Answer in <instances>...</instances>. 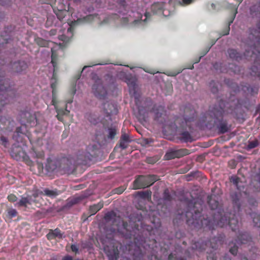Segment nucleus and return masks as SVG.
Returning <instances> with one entry per match:
<instances>
[{"label": "nucleus", "instance_id": "nucleus-31", "mask_svg": "<svg viewBox=\"0 0 260 260\" xmlns=\"http://www.w3.org/2000/svg\"><path fill=\"white\" fill-rule=\"evenodd\" d=\"M56 112L58 114L61 115H67L70 113V111L68 110L67 108L65 110L57 109Z\"/></svg>", "mask_w": 260, "mask_h": 260}, {"label": "nucleus", "instance_id": "nucleus-45", "mask_svg": "<svg viewBox=\"0 0 260 260\" xmlns=\"http://www.w3.org/2000/svg\"><path fill=\"white\" fill-rule=\"evenodd\" d=\"M169 260H186L185 259H183V258H177V259H173V254H171L169 256Z\"/></svg>", "mask_w": 260, "mask_h": 260}, {"label": "nucleus", "instance_id": "nucleus-17", "mask_svg": "<svg viewBox=\"0 0 260 260\" xmlns=\"http://www.w3.org/2000/svg\"><path fill=\"white\" fill-rule=\"evenodd\" d=\"M136 196L143 199H150L151 197V191L146 190L145 191L136 192Z\"/></svg>", "mask_w": 260, "mask_h": 260}, {"label": "nucleus", "instance_id": "nucleus-13", "mask_svg": "<svg viewBox=\"0 0 260 260\" xmlns=\"http://www.w3.org/2000/svg\"><path fill=\"white\" fill-rule=\"evenodd\" d=\"M125 82L129 86V90L130 94H135V90L136 88V79L135 77H126Z\"/></svg>", "mask_w": 260, "mask_h": 260}, {"label": "nucleus", "instance_id": "nucleus-34", "mask_svg": "<svg viewBox=\"0 0 260 260\" xmlns=\"http://www.w3.org/2000/svg\"><path fill=\"white\" fill-rule=\"evenodd\" d=\"M194 0H181L179 2V4L182 6L188 5V4H192Z\"/></svg>", "mask_w": 260, "mask_h": 260}, {"label": "nucleus", "instance_id": "nucleus-12", "mask_svg": "<svg viewBox=\"0 0 260 260\" xmlns=\"http://www.w3.org/2000/svg\"><path fill=\"white\" fill-rule=\"evenodd\" d=\"M62 233H61V231L56 228L54 230H49V233L47 234L46 237L48 240H51L54 239L55 238L57 237L59 239L62 238Z\"/></svg>", "mask_w": 260, "mask_h": 260}, {"label": "nucleus", "instance_id": "nucleus-1", "mask_svg": "<svg viewBox=\"0 0 260 260\" xmlns=\"http://www.w3.org/2000/svg\"><path fill=\"white\" fill-rule=\"evenodd\" d=\"M116 8L117 14L122 23L131 26L144 24L150 15L143 7L137 5L128 6L125 0H117Z\"/></svg>", "mask_w": 260, "mask_h": 260}, {"label": "nucleus", "instance_id": "nucleus-9", "mask_svg": "<svg viewBox=\"0 0 260 260\" xmlns=\"http://www.w3.org/2000/svg\"><path fill=\"white\" fill-rule=\"evenodd\" d=\"M150 177L140 176L136 178L133 182L134 189H139V188L145 187L152 184V183L147 182L148 179Z\"/></svg>", "mask_w": 260, "mask_h": 260}, {"label": "nucleus", "instance_id": "nucleus-19", "mask_svg": "<svg viewBox=\"0 0 260 260\" xmlns=\"http://www.w3.org/2000/svg\"><path fill=\"white\" fill-rule=\"evenodd\" d=\"M54 12L57 18L61 21L66 16L68 11L65 10H57V11H54Z\"/></svg>", "mask_w": 260, "mask_h": 260}, {"label": "nucleus", "instance_id": "nucleus-8", "mask_svg": "<svg viewBox=\"0 0 260 260\" xmlns=\"http://www.w3.org/2000/svg\"><path fill=\"white\" fill-rule=\"evenodd\" d=\"M59 159L48 158L45 169L48 173L60 171Z\"/></svg>", "mask_w": 260, "mask_h": 260}, {"label": "nucleus", "instance_id": "nucleus-54", "mask_svg": "<svg viewBox=\"0 0 260 260\" xmlns=\"http://www.w3.org/2000/svg\"><path fill=\"white\" fill-rule=\"evenodd\" d=\"M242 260H248L247 259V258H246V257H244V258H243V259Z\"/></svg>", "mask_w": 260, "mask_h": 260}, {"label": "nucleus", "instance_id": "nucleus-27", "mask_svg": "<svg viewBox=\"0 0 260 260\" xmlns=\"http://www.w3.org/2000/svg\"><path fill=\"white\" fill-rule=\"evenodd\" d=\"M253 221L256 226H260V215L254 214L253 216Z\"/></svg>", "mask_w": 260, "mask_h": 260}, {"label": "nucleus", "instance_id": "nucleus-33", "mask_svg": "<svg viewBox=\"0 0 260 260\" xmlns=\"http://www.w3.org/2000/svg\"><path fill=\"white\" fill-rule=\"evenodd\" d=\"M164 110V108L162 107V106H158L157 109H154L153 111L154 112V113L155 114V117H158L160 116L161 113L159 112L160 111H162Z\"/></svg>", "mask_w": 260, "mask_h": 260}, {"label": "nucleus", "instance_id": "nucleus-40", "mask_svg": "<svg viewBox=\"0 0 260 260\" xmlns=\"http://www.w3.org/2000/svg\"><path fill=\"white\" fill-rule=\"evenodd\" d=\"M257 144H258V143L257 142H250L248 143V148H250V149L254 148V147H256Z\"/></svg>", "mask_w": 260, "mask_h": 260}, {"label": "nucleus", "instance_id": "nucleus-51", "mask_svg": "<svg viewBox=\"0 0 260 260\" xmlns=\"http://www.w3.org/2000/svg\"><path fill=\"white\" fill-rule=\"evenodd\" d=\"M221 221L220 222V223H218V225H219L220 226H223L224 224H221Z\"/></svg>", "mask_w": 260, "mask_h": 260}, {"label": "nucleus", "instance_id": "nucleus-46", "mask_svg": "<svg viewBox=\"0 0 260 260\" xmlns=\"http://www.w3.org/2000/svg\"><path fill=\"white\" fill-rule=\"evenodd\" d=\"M62 260H73V258L72 256L68 255V256H64L62 258Z\"/></svg>", "mask_w": 260, "mask_h": 260}, {"label": "nucleus", "instance_id": "nucleus-41", "mask_svg": "<svg viewBox=\"0 0 260 260\" xmlns=\"http://www.w3.org/2000/svg\"><path fill=\"white\" fill-rule=\"evenodd\" d=\"M248 239V237L246 234H243L242 235V239L241 240V243H246V241Z\"/></svg>", "mask_w": 260, "mask_h": 260}, {"label": "nucleus", "instance_id": "nucleus-44", "mask_svg": "<svg viewBox=\"0 0 260 260\" xmlns=\"http://www.w3.org/2000/svg\"><path fill=\"white\" fill-rule=\"evenodd\" d=\"M124 189V187H120V188L115 189V193H121V192H123Z\"/></svg>", "mask_w": 260, "mask_h": 260}, {"label": "nucleus", "instance_id": "nucleus-50", "mask_svg": "<svg viewBox=\"0 0 260 260\" xmlns=\"http://www.w3.org/2000/svg\"><path fill=\"white\" fill-rule=\"evenodd\" d=\"M2 4L3 5H7V3L6 2H2Z\"/></svg>", "mask_w": 260, "mask_h": 260}, {"label": "nucleus", "instance_id": "nucleus-28", "mask_svg": "<svg viewBox=\"0 0 260 260\" xmlns=\"http://www.w3.org/2000/svg\"><path fill=\"white\" fill-rule=\"evenodd\" d=\"M8 214L9 218H12L16 216L17 212L16 210L14 209H10L8 211Z\"/></svg>", "mask_w": 260, "mask_h": 260}, {"label": "nucleus", "instance_id": "nucleus-21", "mask_svg": "<svg viewBox=\"0 0 260 260\" xmlns=\"http://www.w3.org/2000/svg\"><path fill=\"white\" fill-rule=\"evenodd\" d=\"M19 150L18 151H16L14 148H12L11 150V155L15 159H18V158L23 154V152L21 148H18Z\"/></svg>", "mask_w": 260, "mask_h": 260}, {"label": "nucleus", "instance_id": "nucleus-6", "mask_svg": "<svg viewBox=\"0 0 260 260\" xmlns=\"http://www.w3.org/2000/svg\"><path fill=\"white\" fill-rule=\"evenodd\" d=\"M92 79L94 80L92 87V92L98 99H104L107 95V91L103 85L102 80L96 74L93 75Z\"/></svg>", "mask_w": 260, "mask_h": 260}, {"label": "nucleus", "instance_id": "nucleus-37", "mask_svg": "<svg viewBox=\"0 0 260 260\" xmlns=\"http://www.w3.org/2000/svg\"><path fill=\"white\" fill-rule=\"evenodd\" d=\"M219 129L220 132H221V133H224V132H226L227 131H228V128L226 125H224V124H222L220 125Z\"/></svg>", "mask_w": 260, "mask_h": 260}, {"label": "nucleus", "instance_id": "nucleus-14", "mask_svg": "<svg viewBox=\"0 0 260 260\" xmlns=\"http://www.w3.org/2000/svg\"><path fill=\"white\" fill-rule=\"evenodd\" d=\"M32 202L31 196L22 197L21 199L15 205L17 207H26L28 205L31 204Z\"/></svg>", "mask_w": 260, "mask_h": 260}, {"label": "nucleus", "instance_id": "nucleus-23", "mask_svg": "<svg viewBox=\"0 0 260 260\" xmlns=\"http://www.w3.org/2000/svg\"><path fill=\"white\" fill-rule=\"evenodd\" d=\"M180 139L185 141H191V136L188 132H184L181 134Z\"/></svg>", "mask_w": 260, "mask_h": 260}, {"label": "nucleus", "instance_id": "nucleus-52", "mask_svg": "<svg viewBox=\"0 0 260 260\" xmlns=\"http://www.w3.org/2000/svg\"><path fill=\"white\" fill-rule=\"evenodd\" d=\"M81 0H74L75 2L76 3H78V2H80Z\"/></svg>", "mask_w": 260, "mask_h": 260}, {"label": "nucleus", "instance_id": "nucleus-4", "mask_svg": "<svg viewBox=\"0 0 260 260\" xmlns=\"http://www.w3.org/2000/svg\"><path fill=\"white\" fill-rule=\"evenodd\" d=\"M59 49L58 47H52L51 48V63L53 67V73L52 78L51 79V86L52 88V103L53 105H55L56 98L55 96V87H56V72L58 70V62H57V50Z\"/></svg>", "mask_w": 260, "mask_h": 260}, {"label": "nucleus", "instance_id": "nucleus-24", "mask_svg": "<svg viewBox=\"0 0 260 260\" xmlns=\"http://www.w3.org/2000/svg\"><path fill=\"white\" fill-rule=\"evenodd\" d=\"M209 204L210 205L211 208L214 210V209H216L218 205V203L217 201H215V200L213 199L212 196L211 197L210 199L208 201Z\"/></svg>", "mask_w": 260, "mask_h": 260}, {"label": "nucleus", "instance_id": "nucleus-18", "mask_svg": "<svg viewBox=\"0 0 260 260\" xmlns=\"http://www.w3.org/2000/svg\"><path fill=\"white\" fill-rule=\"evenodd\" d=\"M84 197L83 196H80L74 198H73L68 201V206L70 207L73 205L79 203L83 199H84Z\"/></svg>", "mask_w": 260, "mask_h": 260}, {"label": "nucleus", "instance_id": "nucleus-35", "mask_svg": "<svg viewBox=\"0 0 260 260\" xmlns=\"http://www.w3.org/2000/svg\"><path fill=\"white\" fill-rule=\"evenodd\" d=\"M225 223L226 224H227V223L229 224V225L231 227V228L233 230H235V228H234V226H233V224H237L238 223V221H237V220H234V219H233V220H229V221H227V220H225Z\"/></svg>", "mask_w": 260, "mask_h": 260}, {"label": "nucleus", "instance_id": "nucleus-5", "mask_svg": "<svg viewBox=\"0 0 260 260\" xmlns=\"http://www.w3.org/2000/svg\"><path fill=\"white\" fill-rule=\"evenodd\" d=\"M81 162H76L73 158H61L59 159L60 171L68 174H72L75 170L76 164H80Z\"/></svg>", "mask_w": 260, "mask_h": 260}, {"label": "nucleus", "instance_id": "nucleus-20", "mask_svg": "<svg viewBox=\"0 0 260 260\" xmlns=\"http://www.w3.org/2000/svg\"><path fill=\"white\" fill-rule=\"evenodd\" d=\"M44 194L50 197H55L58 195V191L56 189L50 190L49 189H45L44 190Z\"/></svg>", "mask_w": 260, "mask_h": 260}, {"label": "nucleus", "instance_id": "nucleus-29", "mask_svg": "<svg viewBox=\"0 0 260 260\" xmlns=\"http://www.w3.org/2000/svg\"><path fill=\"white\" fill-rule=\"evenodd\" d=\"M22 133V128L21 127H17L16 129L15 134L13 136V139L14 140L18 141L17 137L19 136V134Z\"/></svg>", "mask_w": 260, "mask_h": 260}, {"label": "nucleus", "instance_id": "nucleus-36", "mask_svg": "<svg viewBox=\"0 0 260 260\" xmlns=\"http://www.w3.org/2000/svg\"><path fill=\"white\" fill-rule=\"evenodd\" d=\"M8 200L11 202H15L17 201V198L13 194H11L8 196Z\"/></svg>", "mask_w": 260, "mask_h": 260}, {"label": "nucleus", "instance_id": "nucleus-25", "mask_svg": "<svg viewBox=\"0 0 260 260\" xmlns=\"http://www.w3.org/2000/svg\"><path fill=\"white\" fill-rule=\"evenodd\" d=\"M86 118L92 124H95L98 122V119L93 117V115L90 113L86 115Z\"/></svg>", "mask_w": 260, "mask_h": 260}, {"label": "nucleus", "instance_id": "nucleus-10", "mask_svg": "<svg viewBox=\"0 0 260 260\" xmlns=\"http://www.w3.org/2000/svg\"><path fill=\"white\" fill-rule=\"evenodd\" d=\"M98 149L99 145L96 144L89 145L87 148L89 155L85 156L84 159H83L82 156L81 155L79 159L83 160V161L91 160L92 157L96 155V151L98 150Z\"/></svg>", "mask_w": 260, "mask_h": 260}, {"label": "nucleus", "instance_id": "nucleus-57", "mask_svg": "<svg viewBox=\"0 0 260 260\" xmlns=\"http://www.w3.org/2000/svg\"><path fill=\"white\" fill-rule=\"evenodd\" d=\"M86 68V66L84 67L83 69V70H84L85 68Z\"/></svg>", "mask_w": 260, "mask_h": 260}, {"label": "nucleus", "instance_id": "nucleus-49", "mask_svg": "<svg viewBox=\"0 0 260 260\" xmlns=\"http://www.w3.org/2000/svg\"><path fill=\"white\" fill-rule=\"evenodd\" d=\"M39 165L42 166L43 164L41 162H39L38 160H36Z\"/></svg>", "mask_w": 260, "mask_h": 260}, {"label": "nucleus", "instance_id": "nucleus-56", "mask_svg": "<svg viewBox=\"0 0 260 260\" xmlns=\"http://www.w3.org/2000/svg\"><path fill=\"white\" fill-rule=\"evenodd\" d=\"M258 178H259V183H260V174H259V175H258Z\"/></svg>", "mask_w": 260, "mask_h": 260}, {"label": "nucleus", "instance_id": "nucleus-16", "mask_svg": "<svg viewBox=\"0 0 260 260\" xmlns=\"http://www.w3.org/2000/svg\"><path fill=\"white\" fill-rule=\"evenodd\" d=\"M31 154L32 158L35 159H43L45 156L44 152L42 150H34Z\"/></svg>", "mask_w": 260, "mask_h": 260}, {"label": "nucleus", "instance_id": "nucleus-38", "mask_svg": "<svg viewBox=\"0 0 260 260\" xmlns=\"http://www.w3.org/2000/svg\"><path fill=\"white\" fill-rule=\"evenodd\" d=\"M120 146L123 149L126 148L127 147L125 143V140H124L123 139V135H122L120 139Z\"/></svg>", "mask_w": 260, "mask_h": 260}, {"label": "nucleus", "instance_id": "nucleus-30", "mask_svg": "<svg viewBox=\"0 0 260 260\" xmlns=\"http://www.w3.org/2000/svg\"><path fill=\"white\" fill-rule=\"evenodd\" d=\"M231 180L233 182L234 184H235L238 189H240V187H239L238 186L239 178H237L236 176H232L231 178Z\"/></svg>", "mask_w": 260, "mask_h": 260}, {"label": "nucleus", "instance_id": "nucleus-11", "mask_svg": "<svg viewBox=\"0 0 260 260\" xmlns=\"http://www.w3.org/2000/svg\"><path fill=\"white\" fill-rule=\"evenodd\" d=\"M187 153H188V151L184 149L178 150L177 151H169L166 153L165 158L167 160H169V159H172V158H174L175 156L179 157V156H184V155L187 154Z\"/></svg>", "mask_w": 260, "mask_h": 260}, {"label": "nucleus", "instance_id": "nucleus-47", "mask_svg": "<svg viewBox=\"0 0 260 260\" xmlns=\"http://www.w3.org/2000/svg\"><path fill=\"white\" fill-rule=\"evenodd\" d=\"M56 117L60 121H62L63 120L62 115H59L57 114V115H56Z\"/></svg>", "mask_w": 260, "mask_h": 260}, {"label": "nucleus", "instance_id": "nucleus-2", "mask_svg": "<svg viewBox=\"0 0 260 260\" xmlns=\"http://www.w3.org/2000/svg\"><path fill=\"white\" fill-rule=\"evenodd\" d=\"M114 210L108 211L99 222L103 234L100 240L103 245L104 251L109 260H114Z\"/></svg>", "mask_w": 260, "mask_h": 260}, {"label": "nucleus", "instance_id": "nucleus-7", "mask_svg": "<svg viewBox=\"0 0 260 260\" xmlns=\"http://www.w3.org/2000/svg\"><path fill=\"white\" fill-rule=\"evenodd\" d=\"M9 68L13 73L22 74L27 69L28 64L24 60H18L11 62Z\"/></svg>", "mask_w": 260, "mask_h": 260}, {"label": "nucleus", "instance_id": "nucleus-55", "mask_svg": "<svg viewBox=\"0 0 260 260\" xmlns=\"http://www.w3.org/2000/svg\"><path fill=\"white\" fill-rule=\"evenodd\" d=\"M115 258H116V254L115 252Z\"/></svg>", "mask_w": 260, "mask_h": 260}, {"label": "nucleus", "instance_id": "nucleus-22", "mask_svg": "<svg viewBox=\"0 0 260 260\" xmlns=\"http://www.w3.org/2000/svg\"><path fill=\"white\" fill-rule=\"evenodd\" d=\"M37 43L41 47H48L50 42L44 40L42 38H38L37 40Z\"/></svg>", "mask_w": 260, "mask_h": 260}, {"label": "nucleus", "instance_id": "nucleus-3", "mask_svg": "<svg viewBox=\"0 0 260 260\" xmlns=\"http://www.w3.org/2000/svg\"><path fill=\"white\" fill-rule=\"evenodd\" d=\"M103 109L105 113L103 123L105 128V135L108 138L112 139L114 138V126L112 120L114 104L112 103L106 102L103 105Z\"/></svg>", "mask_w": 260, "mask_h": 260}, {"label": "nucleus", "instance_id": "nucleus-43", "mask_svg": "<svg viewBox=\"0 0 260 260\" xmlns=\"http://www.w3.org/2000/svg\"><path fill=\"white\" fill-rule=\"evenodd\" d=\"M230 251L231 253L233 254H236L237 253V246H234L232 248H231Z\"/></svg>", "mask_w": 260, "mask_h": 260}, {"label": "nucleus", "instance_id": "nucleus-26", "mask_svg": "<svg viewBox=\"0 0 260 260\" xmlns=\"http://www.w3.org/2000/svg\"><path fill=\"white\" fill-rule=\"evenodd\" d=\"M0 144L3 145L5 147L7 148L8 145V140L7 137L3 135L0 136Z\"/></svg>", "mask_w": 260, "mask_h": 260}, {"label": "nucleus", "instance_id": "nucleus-32", "mask_svg": "<svg viewBox=\"0 0 260 260\" xmlns=\"http://www.w3.org/2000/svg\"><path fill=\"white\" fill-rule=\"evenodd\" d=\"M229 55L230 56L231 58H237L238 57V52L235 50H229L228 51Z\"/></svg>", "mask_w": 260, "mask_h": 260}, {"label": "nucleus", "instance_id": "nucleus-15", "mask_svg": "<svg viewBox=\"0 0 260 260\" xmlns=\"http://www.w3.org/2000/svg\"><path fill=\"white\" fill-rule=\"evenodd\" d=\"M104 204L102 202H99L96 204H94L89 207V216L96 214L99 210L103 208Z\"/></svg>", "mask_w": 260, "mask_h": 260}, {"label": "nucleus", "instance_id": "nucleus-53", "mask_svg": "<svg viewBox=\"0 0 260 260\" xmlns=\"http://www.w3.org/2000/svg\"><path fill=\"white\" fill-rule=\"evenodd\" d=\"M168 190H165V196H166V194L167 193H168Z\"/></svg>", "mask_w": 260, "mask_h": 260}, {"label": "nucleus", "instance_id": "nucleus-48", "mask_svg": "<svg viewBox=\"0 0 260 260\" xmlns=\"http://www.w3.org/2000/svg\"><path fill=\"white\" fill-rule=\"evenodd\" d=\"M224 260H232V259H230V258H229V257L225 256L224 258Z\"/></svg>", "mask_w": 260, "mask_h": 260}, {"label": "nucleus", "instance_id": "nucleus-39", "mask_svg": "<svg viewBox=\"0 0 260 260\" xmlns=\"http://www.w3.org/2000/svg\"><path fill=\"white\" fill-rule=\"evenodd\" d=\"M123 140H125V143L127 146L128 143L131 142V140L129 138V136H128V135H127V134L123 135Z\"/></svg>", "mask_w": 260, "mask_h": 260}, {"label": "nucleus", "instance_id": "nucleus-42", "mask_svg": "<svg viewBox=\"0 0 260 260\" xmlns=\"http://www.w3.org/2000/svg\"><path fill=\"white\" fill-rule=\"evenodd\" d=\"M72 251L77 253L78 251V248L75 244H72L71 246Z\"/></svg>", "mask_w": 260, "mask_h": 260}]
</instances>
